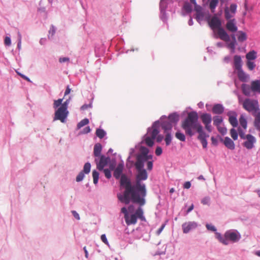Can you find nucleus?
Returning a JSON list of instances; mask_svg holds the SVG:
<instances>
[{
    "instance_id": "f257e3e1",
    "label": "nucleus",
    "mask_w": 260,
    "mask_h": 260,
    "mask_svg": "<svg viewBox=\"0 0 260 260\" xmlns=\"http://www.w3.org/2000/svg\"><path fill=\"white\" fill-rule=\"evenodd\" d=\"M144 164L135 162V166L137 170L135 184L132 185L131 181L124 176H122L120 179L121 185L123 186L125 190L123 195H118V198L120 202L128 204L130 201L134 203L143 206L145 204V198L146 196L147 190L146 185L141 183V181L146 180L148 174L146 170L144 169Z\"/></svg>"
},
{
    "instance_id": "f03ea898",
    "label": "nucleus",
    "mask_w": 260,
    "mask_h": 260,
    "mask_svg": "<svg viewBox=\"0 0 260 260\" xmlns=\"http://www.w3.org/2000/svg\"><path fill=\"white\" fill-rule=\"evenodd\" d=\"M198 115L195 111L189 112L187 116L182 121V128L185 131V134L190 137L194 135L193 130H197L199 126L201 124L198 122Z\"/></svg>"
},
{
    "instance_id": "7ed1b4c3",
    "label": "nucleus",
    "mask_w": 260,
    "mask_h": 260,
    "mask_svg": "<svg viewBox=\"0 0 260 260\" xmlns=\"http://www.w3.org/2000/svg\"><path fill=\"white\" fill-rule=\"evenodd\" d=\"M208 24L210 28L213 30L215 38H219L225 42L230 40L229 36L223 28L221 27V23L218 18L216 16L213 17L208 22Z\"/></svg>"
},
{
    "instance_id": "20e7f679",
    "label": "nucleus",
    "mask_w": 260,
    "mask_h": 260,
    "mask_svg": "<svg viewBox=\"0 0 260 260\" xmlns=\"http://www.w3.org/2000/svg\"><path fill=\"white\" fill-rule=\"evenodd\" d=\"M68 105V101H66L57 109L55 112L54 120H58L62 123L65 122L69 113Z\"/></svg>"
},
{
    "instance_id": "39448f33",
    "label": "nucleus",
    "mask_w": 260,
    "mask_h": 260,
    "mask_svg": "<svg viewBox=\"0 0 260 260\" xmlns=\"http://www.w3.org/2000/svg\"><path fill=\"white\" fill-rule=\"evenodd\" d=\"M243 108L253 115L259 110L258 102L256 100L246 99L242 103Z\"/></svg>"
},
{
    "instance_id": "423d86ee",
    "label": "nucleus",
    "mask_w": 260,
    "mask_h": 260,
    "mask_svg": "<svg viewBox=\"0 0 260 260\" xmlns=\"http://www.w3.org/2000/svg\"><path fill=\"white\" fill-rule=\"evenodd\" d=\"M140 151L141 153L137 156L136 162L144 163L148 160V159L152 158L151 155H148L149 150L147 148L141 146L140 148Z\"/></svg>"
},
{
    "instance_id": "0eeeda50",
    "label": "nucleus",
    "mask_w": 260,
    "mask_h": 260,
    "mask_svg": "<svg viewBox=\"0 0 260 260\" xmlns=\"http://www.w3.org/2000/svg\"><path fill=\"white\" fill-rule=\"evenodd\" d=\"M225 237H226L227 239V242H229V241H231L234 243L238 242L240 240L241 235L240 233L236 231H233L230 230L225 233Z\"/></svg>"
},
{
    "instance_id": "6e6552de",
    "label": "nucleus",
    "mask_w": 260,
    "mask_h": 260,
    "mask_svg": "<svg viewBox=\"0 0 260 260\" xmlns=\"http://www.w3.org/2000/svg\"><path fill=\"white\" fill-rule=\"evenodd\" d=\"M100 157V160L98 161V159L95 158V162L96 165L97 169L100 171H102L103 170L104 168L108 165V163L110 161V158L103 155H101Z\"/></svg>"
},
{
    "instance_id": "1a4fd4ad",
    "label": "nucleus",
    "mask_w": 260,
    "mask_h": 260,
    "mask_svg": "<svg viewBox=\"0 0 260 260\" xmlns=\"http://www.w3.org/2000/svg\"><path fill=\"white\" fill-rule=\"evenodd\" d=\"M159 133V126L158 122H155L151 127L148 128L147 135L155 139Z\"/></svg>"
},
{
    "instance_id": "9d476101",
    "label": "nucleus",
    "mask_w": 260,
    "mask_h": 260,
    "mask_svg": "<svg viewBox=\"0 0 260 260\" xmlns=\"http://www.w3.org/2000/svg\"><path fill=\"white\" fill-rule=\"evenodd\" d=\"M246 140L243 143V146L248 149H251L254 146V143L256 142L255 138L250 134L246 135Z\"/></svg>"
},
{
    "instance_id": "9b49d317",
    "label": "nucleus",
    "mask_w": 260,
    "mask_h": 260,
    "mask_svg": "<svg viewBox=\"0 0 260 260\" xmlns=\"http://www.w3.org/2000/svg\"><path fill=\"white\" fill-rule=\"evenodd\" d=\"M182 227L183 233L186 234L191 230L196 229L197 227V224L194 221H189L184 223L182 224Z\"/></svg>"
},
{
    "instance_id": "f8f14e48",
    "label": "nucleus",
    "mask_w": 260,
    "mask_h": 260,
    "mask_svg": "<svg viewBox=\"0 0 260 260\" xmlns=\"http://www.w3.org/2000/svg\"><path fill=\"white\" fill-rule=\"evenodd\" d=\"M125 223L127 225L135 224L137 223V219L136 215L133 214L131 215H127V216L124 217Z\"/></svg>"
},
{
    "instance_id": "ddd939ff",
    "label": "nucleus",
    "mask_w": 260,
    "mask_h": 260,
    "mask_svg": "<svg viewBox=\"0 0 260 260\" xmlns=\"http://www.w3.org/2000/svg\"><path fill=\"white\" fill-rule=\"evenodd\" d=\"M227 29L231 32H235L237 30V27L235 23V19L230 20L226 24Z\"/></svg>"
},
{
    "instance_id": "4468645a",
    "label": "nucleus",
    "mask_w": 260,
    "mask_h": 260,
    "mask_svg": "<svg viewBox=\"0 0 260 260\" xmlns=\"http://www.w3.org/2000/svg\"><path fill=\"white\" fill-rule=\"evenodd\" d=\"M223 111L224 107L219 104H215L212 108V112L215 114H221Z\"/></svg>"
},
{
    "instance_id": "2eb2a0df",
    "label": "nucleus",
    "mask_w": 260,
    "mask_h": 260,
    "mask_svg": "<svg viewBox=\"0 0 260 260\" xmlns=\"http://www.w3.org/2000/svg\"><path fill=\"white\" fill-rule=\"evenodd\" d=\"M123 169V165L122 164H119L118 165L117 167L114 170L113 175L116 179H118L122 172Z\"/></svg>"
},
{
    "instance_id": "dca6fc26",
    "label": "nucleus",
    "mask_w": 260,
    "mask_h": 260,
    "mask_svg": "<svg viewBox=\"0 0 260 260\" xmlns=\"http://www.w3.org/2000/svg\"><path fill=\"white\" fill-rule=\"evenodd\" d=\"M223 143L224 145L230 149L233 150L235 148L234 142L228 137L224 138Z\"/></svg>"
},
{
    "instance_id": "f3484780",
    "label": "nucleus",
    "mask_w": 260,
    "mask_h": 260,
    "mask_svg": "<svg viewBox=\"0 0 260 260\" xmlns=\"http://www.w3.org/2000/svg\"><path fill=\"white\" fill-rule=\"evenodd\" d=\"M234 66L236 70L242 69V60L239 55H235L234 57Z\"/></svg>"
},
{
    "instance_id": "a211bd4d",
    "label": "nucleus",
    "mask_w": 260,
    "mask_h": 260,
    "mask_svg": "<svg viewBox=\"0 0 260 260\" xmlns=\"http://www.w3.org/2000/svg\"><path fill=\"white\" fill-rule=\"evenodd\" d=\"M197 132L199 133L198 139L200 141H201V140L206 139V138L209 137V135H206V134L203 131V126L202 125L199 126L198 129L197 130Z\"/></svg>"
},
{
    "instance_id": "6ab92c4d",
    "label": "nucleus",
    "mask_w": 260,
    "mask_h": 260,
    "mask_svg": "<svg viewBox=\"0 0 260 260\" xmlns=\"http://www.w3.org/2000/svg\"><path fill=\"white\" fill-rule=\"evenodd\" d=\"M251 89L253 92L260 93V80H255L251 82Z\"/></svg>"
},
{
    "instance_id": "aec40b11",
    "label": "nucleus",
    "mask_w": 260,
    "mask_h": 260,
    "mask_svg": "<svg viewBox=\"0 0 260 260\" xmlns=\"http://www.w3.org/2000/svg\"><path fill=\"white\" fill-rule=\"evenodd\" d=\"M102 145L100 143H96L94 146L93 155L95 157H100L102 151Z\"/></svg>"
},
{
    "instance_id": "412c9836",
    "label": "nucleus",
    "mask_w": 260,
    "mask_h": 260,
    "mask_svg": "<svg viewBox=\"0 0 260 260\" xmlns=\"http://www.w3.org/2000/svg\"><path fill=\"white\" fill-rule=\"evenodd\" d=\"M144 212L143 209L141 207H139L136 211L135 214L136 215V217L137 219L138 218L141 220L145 221L146 218L143 215Z\"/></svg>"
},
{
    "instance_id": "4be33fe9",
    "label": "nucleus",
    "mask_w": 260,
    "mask_h": 260,
    "mask_svg": "<svg viewBox=\"0 0 260 260\" xmlns=\"http://www.w3.org/2000/svg\"><path fill=\"white\" fill-rule=\"evenodd\" d=\"M201 119L204 124L211 123L212 121L211 115L207 113L202 114L201 116Z\"/></svg>"
},
{
    "instance_id": "5701e85b",
    "label": "nucleus",
    "mask_w": 260,
    "mask_h": 260,
    "mask_svg": "<svg viewBox=\"0 0 260 260\" xmlns=\"http://www.w3.org/2000/svg\"><path fill=\"white\" fill-rule=\"evenodd\" d=\"M161 127L164 129L165 133H167V132H170L172 129V125L169 122H164L161 124Z\"/></svg>"
},
{
    "instance_id": "b1692460",
    "label": "nucleus",
    "mask_w": 260,
    "mask_h": 260,
    "mask_svg": "<svg viewBox=\"0 0 260 260\" xmlns=\"http://www.w3.org/2000/svg\"><path fill=\"white\" fill-rule=\"evenodd\" d=\"M155 139L152 138V137L146 135L145 136L144 142L145 144L149 147H152L154 144V140Z\"/></svg>"
},
{
    "instance_id": "393cba45",
    "label": "nucleus",
    "mask_w": 260,
    "mask_h": 260,
    "mask_svg": "<svg viewBox=\"0 0 260 260\" xmlns=\"http://www.w3.org/2000/svg\"><path fill=\"white\" fill-rule=\"evenodd\" d=\"M238 73V77L240 80L242 81H245L247 78V75L243 72L242 69L240 70H237Z\"/></svg>"
},
{
    "instance_id": "a878e982",
    "label": "nucleus",
    "mask_w": 260,
    "mask_h": 260,
    "mask_svg": "<svg viewBox=\"0 0 260 260\" xmlns=\"http://www.w3.org/2000/svg\"><path fill=\"white\" fill-rule=\"evenodd\" d=\"M168 119L171 122L176 123L179 119V115L176 113H174L169 115Z\"/></svg>"
},
{
    "instance_id": "bb28decb",
    "label": "nucleus",
    "mask_w": 260,
    "mask_h": 260,
    "mask_svg": "<svg viewBox=\"0 0 260 260\" xmlns=\"http://www.w3.org/2000/svg\"><path fill=\"white\" fill-rule=\"evenodd\" d=\"M256 53L254 50L249 52L246 55V58L248 60H254L256 58Z\"/></svg>"
},
{
    "instance_id": "cd10ccee",
    "label": "nucleus",
    "mask_w": 260,
    "mask_h": 260,
    "mask_svg": "<svg viewBox=\"0 0 260 260\" xmlns=\"http://www.w3.org/2000/svg\"><path fill=\"white\" fill-rule=\"evenodd\" d=\"M213 124L216 126H218L223 121L222 117L220 116H215L213 117Z\"/></svg>"
},
{
    "instance_id": "c85d7f7f",
    "label": "nucleus",
    "mask_w": 260,
    "mask_h": 260,
    "mask_svg": "<svg viewBox=\"0 0 260 260\" xmlns=\"http://www.w3.org/2000/svg\"><path fill=\"white\" fill-rule=\"evenodd\" d=\"M216 238L218 239V240L222 244L224 245H228L229 244V242H227V239H226V237H225V235H224V237H222L220 234L218 233H216Z\"/></svg>"
},
{
    "instance_id": "c756f323",
    "label": "nucleus",
    "mask_w": 260,
    "mask_h": 260,
    "mask_svg": "<svg viewBox=\"0 0 260 260\" xmlns=\"http://www.w3.org/2000/svg\"><path fill=\"white\" fill-rule=\"evenodd\" d=\"M219 3V0H211L209 4V8L212 12H214Z\"/></svg>"
},
{
    "instance_id": "7c9ffc66",
    "label": "nucleus",
    "mask_w": 260,
    "mask_h": 260,
    "mask_svg": "<svg viewBox=\"0 0 260 260\" xmlns=\"http://www.w3.org/2000/svg\"><path fill=\"white\" fill-rule=\"evenodd\" d=\"M240 124L241 126L244 129H246L247 128V120L245 118V117L241 115L239 118Z\"/></svg>"
},
{
    "instance_id": "2f4dec72",
    "label": "nucleus",
    "mask_w": 260,
    "mask_h": 260,
    "mask_svg": "<svg viewBox=\"0 0 260 260\" xmlns=\"http://www.w3.org/2000/svg\"><path fill=\"white\" fill-rule=\"evenodd\" d=\"M253 115L255 116L254 125L257 127L260 124V112L257 111Z\"/></svg>"
},
{
    "instance_id": "473e14b6",
    "label": "nucleus",
    "mask_w": 260,
    "mask_h": 260,
    "mask_svg": "<svg viewBox=\"0 0 260 260\" xmlns=\"http://www.w3.org/2000/svg\"><path fill=\"white\" fill-rule=\"evenodd\" d=\"M229 122L233 127H236L238 125V121L234 116H231L229 117Z\"/></svg>"
},
{
    "instance_id": "72a5a7b5",
    "label": "nucleus",
    "mask_w": 260,
    "mask_h": 260,
    "mask_svg": "<svg viewBox=\"0 0 260 260\" xmlns=\"http://www.w3.org/2000/svg\"><path fill=\"white\" fill-rule=\"evenodd\" d=\"M96 135L100 139L103 138L105 135L106 132L102 129L98 128L96 130Z\"/></svg>"
},
{
    "instance_id": "f704fd0d",
    "label": "nucleus",
    "mask_w": 260,
    "mask_h": 260,
    "mask_svg": "<svg viewBox=\"0 0 260 260\" xmlns=\"http://www.w3.org/2000/svg\"><path fill=\"white\" fill-rule=\"evenodd\" d=\"M89 123V120L87 118H85L82 120L78 123L77 126V129H80L84 125H87Z\"/></svg>"
},
{
    "instance_id": "c9c22d12",
    "label": "nucleus",
    "mask_w": 260,
    "mask_h": 260,
    "mask_svg": "<svg viewBox=\"0 0 260 260\" xmlns=\"http://www.w3.org/2000/svg\"><path fill=\"white\" fill-rule=\"evenodd\" d=\"M175 137L177 139L181 141L184 142L185 141V135L179 131L176 133Z\"/></svg>"
},
{
    "instance_id": "e433bc0d",
    "label": "nucleus",
    "mask_w": 260,
    "mask_h": 260,
    "mask_svg": "<svg viewBox=\"0 0 260 260\" xmlns=\"http://www.w3.org/2000/svg\"><path fill=\"white\" fill-rule=\"evenodd\" d=\"M239 36L238 37V39L239 42H243L247 39L246 35L245 32L243 31H239Z\"/></svg>"
},
{
    "instance_id": "4c0bfd02",
    "label": "nucleus",
    "mask_w": 260,
    "mask_h": 260,
    "mask_svg": "<svg viewBox=\"0 0 260 260\" xmlns=\"http://www.w3.org/2000/svg\"><path fill=\"white\" fill-rule=\"evenodd\" d=\"M93 181L94 184H96L99 180V173L96 171H92Z\"/></svg>"
},
{
    "instance_id": "58836bf2",
    "label": "nucleus",
    "mask_w": 260,
    "mask_h": 260,
    "mask_svg": "<svg viewBox=\"0 0 260 260\" xmlns=\"http://www.w3.org/2000/svg\"><path fill=\"white\" fill-rule=\"evenodd\" d=\"M230 135L234 140H237L238 133L235 128H233L230 130Z\"/></svg>"
},
{
    "instance_id": "ea45409f",
    "label": "nucleus",
    "mask_w": 260,
    "mask_h": 260,
    "mask_svg": "<svg viewBox=\"0 0 260 260\" xmlns=\"http://www.w3.org/2000/svg\"><path fill=\"white\" fill-rule=\"evenodd\" d=\"M166 137L165 139V141L166 142V144L167 146L169 145L172 141V136L171 135L170 132H167V133H166Z\"/></svg>"
},
{
    "instance_id": "a19ab883",
    "label": "nucleus",
    "mask_w": 260,
    "mask_h": 260,
    "mask_svg": "<svg viewBox=\"0 0 260 260\" xmlns=\"http://www.w3.org/2000/svg\"><path fill=\"white\" fill-rule=\"evenodd\" d=\"M91 168V165L89 162H86L84 166L83 172L86 174H88L90 172Z\"/></svg>"
},
{
    "instance_id": "79ce46f5",
    "label": "nucleus",
    "mask_w": 260,
    "mask_h": 260,
    "mask_svg": "<svg viewBox=\"0 0 260 260\" xmlns=\"http://www.w3.org/2000/svg\"><path fill=\"white\" fill-rule=\"evenodd\" d=\"M242 90L243 93L247 96H248L250 94V88L249 87L246 85L243 84L242 85Z\"/></svg>"
},
{
    "instance_id": "37998d69",
    "label": "nucleus",
    "mask_w": 260,
    "mask_h": 260,
    "mask_svg": "<svg viewBox=\"0 0 260 260\" xmlns=\"http://www.w3.org/2000/svg\"><path fill=\"white\" fill-rule=\"evenodd\" d=\"M62 100H63L62 99H58L57 100H54V103H53V108L54 109H56L59 106H60L62 104Z\"/></svg>"
},
{
    "instance_id": "c03bdc74",
    "label": "nucleus",
    "mask_w": 260,
    "mask_h": 260,
    "mask_svg": "<svg viewBox=\"0 0 260 260\" xmlns=\"http://www.w3.org/2000/svg\"><path fill=\"white\" fill-rule=\"evenodd\" d=\"M204 16L203 12L196 13V19L198 22H200L203 19Z\"/></svg>"
},
{
    "instance_id": "a18cd8bd",
    "label": "nucleus",
    "mask_w": 260,
    "mask_h": 260,
    "mask_svg": "<svg viewBox=\"0 0 260 260\" xmlns=\"http://www.w3.org/2000/svg\"><path fill=\"white\" fill-rule=\"evenodd\" d=\"M183 8L185 11L188 13L190 12L192 10V6L189 3H185L184 5Z\"/></svg>"
},
{
    "instance_id": "49530a36",
    "label": "nucleus",
    "mask_w": 260,
    "mask_h": 260,
    "mask_svg": "<svg viewBox=\"0 0 260 260\" xmlns=\"http://www.w3.org/2000/svg\"><path fill=\"white\" fill-rule=\"evenodd\" d=\"M238 134L240 136V137L242 139H245L246 135L244 131L242 129L241 127H238Z\"/></svg>"
},
{
    "instance_id": "de8ad7c7",
    "label": "nucleus",
    "mask_w": 260,
    "mask_h": 260,
    "mask_svg": "<svg viewBox=\"0 0 260 260\" xmlns=\"http://www.w3.org/2000/svg\"><path fill=\"white\" fill-rule=\"evenodd\" d=\"M218 131L220 133H221L222 135H224L226 133L227 130L226 128L223 126H220L219 125L218 126H217Z\"/></svg>"
},
{
    "instance_id": "09e8293b",
    "label": "nucleus",
    "mask_w": 260,
    "mask_h": 260,
    "mask_svg": "<svg viewBox=\"0 0 260 260\" xmlns=\"http://www.w3.org/2000/svg\"><path fill=\"white\" fill-rule=\"evenodd\" d=\"M84 177V174L83 172H81L78 176L76 177V180L77 182H80L82 181Z\"/></svg>"
},
{
    "instance_id": "8fccbe9b",
    "label": "nucleus",
    "mask_w": 260,
    "mask_h": 260,
    "mask_svg": "<svg viewBox=\"0 0 260 260\" xmlns=\"http://www.w3.org/2000/svg\"><path fill=\"white\" fill-rule=\"evenodd\" d=\"M247 66L248 68L250 70H252L255 68V66L254 62L251 61L250 60H248V61L247 62Z\"/></svg>"
},
{
    "instance_id": "3c124183",
    "label": "nucleus",
    "mask_w": 260,
    "mask_h": 260,
    "mask_svg": "<svg viewBox=\"0 0 260 260\" xmlns=\"http://www.w3.org/2000/svg\"><path fill=\"white\" fill-rule=\"evenodd\" d=\"M224 13H225V18L227 20L230 19L231 18H232L233 17V16L230 14L229 10H228V8L225 9Z\"/></svg>"
},
{
    "instance_id": "603ef678",
    "label": "nucleus",
    "mask_w": 260,
    "mask_h": 260,
    "mask_svg": "<svg viewBox=\"0 0 260 260\" xmlns=\"http://www.w3.org/2000/svg\"><path fill=\"white\" fill-rule=\"evenodd\" d=\"M103 170L104 171V173L105 174L106 177L108 179L110 178L111 177V174L110 171L108 169H104V170L103 169Z\"/></svg>"
},
{
    "instance_id": "864d4df0",
    "label": "nucleus",
    "mask_w": 260,
    "mask_h": 260,
    "mask_svg": "<svg viewBox=\"0 0 260 260\" xmlns=\"http://www.w3.org/2000/svg\"><path fill=\"white\" fill-rule=\"evenodd\" d=\"M4 44L5 45L9 46L11 44V39L9 37H6L4 40Z\"/></svg>"
},
{
    "instance_id": "5fc2aeb1",
    "label": "nucleus",
    "mask_w": 260,
    "mask_h": 260,
    "mask_svg": "<svg viewBox=\"0 0 260 260\" xmlns=\"http://www.w3.org/2000/svg\"><path fill=\"white\" fill-rule=\"evenodd\" d=\"M236 9H237V6L236 4H233L231 5L230 7V10L232 13H235L236 12Z\"/></svg>"
},
{
    "instance_id": "6e6d98bb",
    "label": "nucleus",
    "mask_w": 260,
    "mask_h": 260,
    "mask_svg": "<svg viewBox=\"0 0 260 260\" xmlns=\"http://www.w3.org/2000/svg\"><path fill=\"white\" fill-rule=\"evenodd\" d=\"M206 226L208 230H210V231H211L213 232H215L216 230L215 227L214 226H213V225L207 224Z\"/></svg>"
},
{
    "instance_id": "4d7b16f0",
    "label": "nucleus",
    "mask_w": 260,
    "mask_h": 260,
    "mask_svg": "<svg viewBox=\"0 0 260 260\" xmlns=\"http://www.w3.org/2000/svg\"><path fill=\"white\" fill-rule=\"evenodd\" d=\"M101 240L104 242L105 244L108 245L109 242L107 239L106 236L105 234L102 235L101 237Z\"/></svg>"
},
{
    "instance_id": "13d9d810",
    "label": "nucleus",
    "mask_w": 260,
    "mask_h": 260,
    "mask_svg": "<svg viewBox=\"0 0 260 260\" xmlns=\"http://www.w3.org/2000/svg\"><path fill=\"white\" fill-rule=\"evenodd\" d=\"M162 153V149L160 147H157L155 150V154L157 156L160 155Z\"/></svg>"
},
{
    "instance_id": "bf43d9fd",
    "label": "nucleus",
    "mask_w": 260,
    "mask_h": 260,
    "mask_svg": "<svg viewBox=\"0 0 260 260\" xmlns=\"http://www.w3.org/2000/svg\"><path fill=\"white\" fill-rule=\"evenodd\" d=\"M147 167L148 170H151L153 168V162L152 161H148L147 162Z\"/></svg>"
},
{
    "instance_id": "052dcab7",
    "label": "nucleus",
    "mask_w": 260,
    "mask_h": 260,
    "mask_svg": "<svg viewBox=\"0 0 260 260\" xmlns=\"http://www.w3.org/2000/svg\"><path fill=\"white\" fill-rule=\"evenodd\" d=\"M194 10L196 11V13L201 12H202V8L201 6L196 4L194 5Z\"/></svg>"
},
{
    "instance_id": "680f3d73",
    "label": "nucleus",
    "mask_w": 260,
    "mask_h": 260,
    "mask_svg": "<svg viewBox=\"0 0 260 260\" xmlns=\"http://www.w3.org/2000/svg\"><path fill=\"white\" fill-rule=\"evenodd\" d=\"M90 131H91V129H90L89 126H86L83 129V131L82 132V134H88L90 132Z\"/></svg>"
},
{
    "instance_id": "e2e57ef3",
    "label": "nucleus",
    "mask_w": 260,
    "mask_h": 260,
    "mask_svg": "<svg viewBox=\"0 0 260 260\" xmlns=\"http://www.w3.org/2000/svg\"><path fill=\"white\" fill-rule=\"evenodd\" d=\"M121 212L124 214V217H126L127 215H128L127 209L125 207L122 208L121 209Z\"/></svg>"
},
{
    "instance_id": "0e129e2a",
    "label": "nucleus",
    "mask_w": 260,
    "mask_h": 260,
    "mask_svg": "<svg viewBox=\"0 0 260 260\" xmlns=\"http://www.w3.org/2000/svg\"><path fill=\"white\" fill-rule=\"evenodd\" d=\"M209 198L208 197H205L202 200L201 202L204 205L208 204L209 202Z\"/></svg>"
},
{
    "instance_id": "69168bd1",
    "label": "nucleus",
    "mask_w": 260,
    "mask_h": 260,
    "mask_svg": "<svg viewBox=\"0 0 260 260\" xmlns=\"http://www.w3.org/2000/svg\"><path fill=\"white\" fill-rule=\"evenodd\" d=\"M200 142H201V143H202V144L203 145V147L204 148H206L207 146V140L206 139L201 140L200 141Z\"/></svg>"
},
{
    "instance_id": "338daca9",
    "label": "nucleus",
    "mask_w": 260,
    "mask_h": 260,
    "mask_svg": "<svg viewBox=\"0 0 260 260\" xmlns=\"http://www.w3.org/2000/svg\"><path fill=\"white\" fill-rule=\"evenodd\" d=\"M205 128L209 132H211L212 131V127L211 125V123L209 124H205Z\"/></svg>"
},
{
    "instance_id": "774afa93",
    "label": "nucleus",
    "mask_w": 260,
    "mask_h": 260,
    "mask_svg": "<svg viewBox=\"0 0 260 260\" xmlns=\"http://www.w3.org/2000/svg\"><path fill=\"white\" fill-rule=\"evenodd\" d=\"M49 34H51V36H53L55 32V29L53 26H51L49 30Z\"/></svg>"
}]
</instances>
